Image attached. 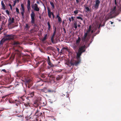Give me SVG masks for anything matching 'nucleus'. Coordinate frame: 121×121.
I'll return each mask as SVG.
<instances>
[{
    "mask_svg": "<svg viewBox=\"0 0 121 121\" xmlns=\"http://www.w3.org/2000/svg\"><path fill=\"white\" fill-rule=\"evenodd\" d=\"M85 42V45L81 46L79 48L78 52L77 54L76 57L77 59V61L73 60H71L68 65L69 67H70L71 66L74 65L77 66L80 62L81 61L80 56H81L82 53L85 51V48H87L89 47L90 45V44L87 43V42Z\"/></svg>",
    "mask_w": 121,
    "mask_h": 121,
    "instance_id": "obj_1",
    "label": "nucleus"
},
{
    "mask_svg": "<svg viewBox=\"0 0 121 121\" xmlns=\"http://www.w3.org/2000/svg\"><path fill=\"white\" fill-rule=\"evenodd\" d=\"M91 25H90L88 30L86 31V32L84 33L83 36L82 38V42H86V43L88 41L90 38L89 37L87 36L88 35V34L91 31Z\"/></svg>",
    "mask_w": 121,
    "mask_h": 121,
    "instance_id": "obj_2",
    "label": "nucleus"
},
{
    "mask_svg": "<svg viewBox=\"0 0 121 121\" xmlns=\"http://www.w3.org/2000/svg\"><path fill=\"white\" fill-rule=\"evenodd\" d=\"M14 35H6L5 36L4 39V40H5V41L6 40H13L14 38Z\"/></svg>",
    "mask_w": 121,
    "mask_h": 121,
    "instance_id": "obj_3",
    "label": "nucleus"
},
{
    "mask_svg": "<svg viewBox=\"0 0 121 121\" xmlns=\"http://www.w3.org/2000/svg\"><path fill=\"white\" fill-rule=\"evenodd\" d=\"M30 16L31 18V23L32 24H34L35 23V13L33 10L31 11V13L30 14Z\"/></svg>",
    "mask_w": 121,
    "mask_h": 121,
    "instance_id": "obj_4",
    "label": "nucleus"
},
{
    "mask_svg": "<svg viewBox=\"0 0 121 121\" xmlns=\"http://www.w3.org/2000/svg\"><path fill=\"white\" fill-rule=\"evenodd\" d=\"M100 4V1L99 0H95V4L93 5V7L94 9H98Z\"/></svg>",
    "mask_w": 121,
    "mask_h": 121,
    "instance_id": "obj_5",
    "label": "nucleus"
},
{
    "mask_svg": "<svg viewBox=\"0 0 121 121\" xmlns=\"http://www.w3.org/2000/svg\"><path fill=\"white\" fill-rule=\"evenodd\" d=\"M34 8V9L36 11H39V9L38 7V5L36 3L35 4L33 5L32 6V8Z\"/></svg>",
    "mask_w": 121,
    "mask_h": 121,
    "instance_id": "obj_6",
    "label": "nucleus"
},
{
    "mask_svg": "<svg viewBox=\"0 0 121 121\" xmlns=\"http://www.w3.org/2000/svg\"><path fill=\"white\" fill-rule=\"evenodd\" d=\"M47 9L48 11V17L49 18H52L51 15L52 13H53V12H51V10L48 7H47Z\"/></svg>",
    "mask_w": 121,
    "mask_h": 121,
    "instance_id": "obj_7",
    "label": "nucleus"
},
{
    "mask_svg": "<svg viewBox=\"0 0 121 121\" xmlns=\"http://www.w3.org/2000/svg\"><path fill=\"white\" fill-rule=\"evenodd\" d=\"M25 85L27 86L26 85L27 84H29L30 83L31 81V80L29 78H26L25 80Z\"/></svg>",
    "mask_w": 121,
    "mask_h": 121,
    "instance_id": "obj_8",
    "label": "nucleus"
},
{
    "mask_svg": "<svg viewBox=\"0 0 121 121\" xmlns=\"http://www.w3.org/2000/svg\"><path fill=\"white\" fill-rule=\"evenodd\" d=\"M14 19L13 17L12 18V19L10 17L9 19L8 26H9L11 25L12 23H13L14 22Z\"/></svg>",
    "mask_w": 121,
    "mask_h": 121,
    "instance_id": "obj_9",
    "label": "nucleus"
},
{
    "mask_svg": "<svg viewBox=\"0 0 121 121\" xmlns=\"http://www.w3.org/2000/svg\"><path fill=\"white\" fill-rule=\"evenodd\" d=\"M34 91L31 92V93L28 95V96L27 97V98H28L32 97L34 95Z\"/></svg>",
    "mask_w": 121,
    "mask_h": 121,
    "instance_id": "obj_10",
    "label": "nucleus"
},
{
    "mask_svg": "<svg viewBox=\"0 0 121 121\" xmlns=\"http://www.w3.org/2000/svg\"><path fill=\"white\" fill-rule=\"evenodd\" d=\"M47 35L46 34L45 35L44 37L41 40L42 42L43 43H45V41L47 39Z\"/></svg>",
    "mask_w": 121,
    "mask_h": 121,
    "instance_id": "obj_11",
    "label": "nucleus"
},
{
    "mask_svg": "<svg viewBox=\"0 0 121 121\" xmlns=\"http://www.w3.org/2000/svg\"><path fill=\"white\" fill-rule=\"evenodd\" d=\"M55 37L54 36H52L51 39V41L52 43H56V41H54V39Z\"/></svg>",
    "mask_w": 121,
    "mask_h": 121,
    "instance_id": "obj_12",
    "label": "nucleus"
},
{
    "mask_svg": "<svg viewBox=\"0 0 121 121\" xmlns=\"http://www.w3.org/2000/svg\"><path fill=\"white\" fill-rule=\"evenodd\" d=\"M56 17L58 19V20L59 22L60 23L62 20L60 17L59 16V14L56 16Z\"/></svg>",
    "mask_w": 121,
    "mask_h": 121,
    "instance_id": "obj_13",
    "label": "nucleus"
},
{
    "mask_svg": "<svg viewBox=\"0 0 121 121\" xmlns=\"http://www.w3.org/2000/svg\"><path fill=\"white\" fill-rule=\"evenodd\" d=\"M5 41V40H4L3 39L1 40L0 43V46L2 47L3 44V43Z\"/></svg>",
    "mask_w": 121,
    "mask_h": 121,
    "instance_id": "obj_14",
    "label": "nucleus"
},
{
    "mask_svg": "<svg viewBox=\"0 0 121 121\" xmlns=\"http://www.w3.org/2000/svg\"><path fill=\"white\" fill-rule=\"evenodd\" d=\"M81 39L79 37H78V39H77L76 41V44H79L81 41Z\"/></svg>",
    "mask_w": 121,
    "mask_h": 121,
    "instance_id": "obj_15",
    "label": "nucleus"
},
{
    "mask_svg": "<svg viewBox=\"0 0 121 121\" xmlns=\"http://www.w3.org/2000/svg\"><path fill=\"white\" fill-rule=\"evenodd\" d=\"M47 24L48 26V30L50 31V29L51 28V26L50 23L49 22H48Z\"/></svg>",
    "mask_w": 121,
    "mask_h": 121,
    "instance_id": "obj_16",
    "label": "nucleus"
},
{
    "mask_svg": "<svg viewBox=\"0 0 121 121\" xmlns=\"http://www.w3.org/2000/svg\"><path fill=\"white\" fill-rule=\"evenodd\" d=\"M42 91L45 93H47L48 92V90H47L46 88H45L43 89H42Z\"/></svg>",
    "mask_w": 121,
    "mask_h": 121,
    "instance_id": "obj_17",
    "label": "nucleus"
},
{
    "mask_svg": "<svg viewBox=\"0 0 121 121\" xmlns=\"http://www.w3.org/2000/svg\"><path fill=\"white\" fill-rule=\"evenodd\" d=\"M39 76H40L41 78H44L45 77V75L44 74H41L40 73L39 74Z\"/></svg>",
    "mask_w": 121,
    "mask_h": 121,
    "instance_id": "obj_18",
    "label": "nucleus"
},
{
    "mask_svg": "<svg viewBox=\"0 0 121 121\" xmlns=\"http://www.w3.org/2000/svg\"><path fill=\"white\" fill-rule=\"evenodd\" d=\"M1 4L2 6V8L4 9H5V5L3 1H2L1 2Z\"/></svg>",
    "mask_w": 121,
    "mask_h": 121,
    "instance_id": "obj_19",
    "label": "nucleus"
},
{
    "mask_svg": "<svg viewBox=\"0 0 121 121\" xmlns=\"http://www.w3.org/2000/svg\"><path fill=\"white\" fill-rule=\"evenodd\" d=\"M116 6H115L114 7L113 9L112 10L111 12L112 13H114L116 11Z\"/></svg>",
    "mask_w": 121,
    "mask_h": 121,
    "instance_id": "obj_20",
    "label": "nucleus"
},
{
    "mask_svg": "<svg viewBox=\"0 0 121 121\" xmlns=\"http://www.w3.org/2000/svg\"><path fill=\"white\" fill-rule=\"evenodd\" d=\"M50 4L52 7V8L54 9L55 8V6L53 3L51 1H50Z\"/></svg>",
    "mask_w": 121,
    "mask_h": 121,
    "instance_id": "obj_21",
    "label": "nucleus"
},
{
    "mask_svg": "<svg viewBox=\"0 0 121 121\" xmlns=\"http://www.w3.org/2000/svg\"><path fill=\"white\" fill-rule=\"evenodd\" d=\"M48 64L51 67L53 66V65L50 61L48 62Z\"/></svg>",
    "mask_w": 121,
    "mask_h": 121,
    "instance_id": "obj_22",
    "label": "nucleus"
},
{
    "mask_svg": "<svg viewBox=\"0 0 121 121\" xmlns=\"http://www.w3.org/2000/svg\"><path fill=\"white\" fill-rule=\"evenodd\" d=\"M85 8L86 10V12H89L91 11V10L88 7H86Z\"/></svg>",
    "mask_w": 121,
    "mask_h": 121,
    "instance_id": "obj_23",
    "label": "nucleus"
},
{
    "mask_svg": "<svg viewBox=\"0 0 121 121\" xmlns=\"http://www.w3.org/2000/svg\"><path fill=\"white\" fill-rule=\"evenodd\" d=\"M25 12V10H22V11L21 12V13L22 15V17L23 18H24V13Z\"/></svg>",
    "mask_w": 121,
    "mask_h": 121,
    "instance_id": "obj_24",
    "label": "nucleus"
},
{
    "mask_svg": "<svg viewBox=\"0 0 121 121\" xmlns=\"http://www.w3.org/2000/svg\"><path fill=\"white\" fill-rule=\"evenodd\" d=\"M21 6L22 8V10H25L24 6L23 4H21Z\"/></svg>",
    "mask_w": 121,
    "mask_h": 121,
    "instance_id": "obj_25",
    "label": "nucleus"
},
{
    "mask_svg": "<svg viewBox=\"0 0 121 121\" xmlns=\"http://www.w3.org/2000/svg\"><path fill=\"white\" fill-rule=\"evenodd\" d=\"M56 80H58L61 79V78L60 76L58 75L56 78Z\"/></svg>",
    "mask_w": 121,
    "mask_h": 121,
    "instance_id": "obj_26",
    "label": "nucleus"
},
{
    "mask_svg": "<svg viewBox=\"0 0 121 121\" xmlns=\"http://www.w3.org/2000/svg\"><path fill=\"white\" fill-rule=\"evenodd\" d=\"M27 101H26V103L28 104H30V99H29L28 98H26Z\"/></svg>",
    "mask_w": 121,
    "mask_h": 121,
    "instance_id": "obj_27",
    "label": "nucleus"
},
{
    "mask_svg": "<svg viewBox=\"0 0 121 121\" xmlns=\"http://www.w3.org/2000/svg\"><path fill=\"white\" fill-rule=\"evenodd\" d=\"M30 0H28L27 5V6H30Z\"/></svg>",
    "mask_w": 121,
    "mask_h": 121,
    "instance_id": "obj_28",
    "label": "nucleus"
},
{
    "mask_svg": "<svg viewBox=\"0 0 121 121\" xmlns=\"http://www.w3.org/2000/svg\"><path fill=\"white\" fill-rule=\"evenodd\" d=\"M29 104L27 103H25L24 104V105L25 106L27 107L28 106H30Z\"/></svg>",
    "mask_w": 121,
    "mask_h": 121,
    "instance_id": "obj_29",
    "label": "nucleus"
},
{
    "mask_svg": "<svg viewBox=\"0 0 121 121\" xmlns=\"http://www.w3.org/2000/svg\"><path fill=\"white\" fill-rule=\"evenodd\" d=\"M77 18L78 19H80L82 21H83V18L80 16H78L77 17Z\"/></svg>",
    "mask_w": 121,
    "mask_h": 121,
    "instance_id": "obj_30",
    "label": "nucleus"
},
{
    "mask_svg": "<svg viewBox=\"0 0 121 121\" xmlns=\"http://www.w3.org/2000/svg\"><path fill=\"white\" fill-rule=\"evenodd\" d=\"M54 92V91L53 90L51 89H48V92L49 93H52Z\"/></svg>",
    "mask_w": 121,
    "mask_h": 121,
    "instance_id": "obj_31",
    "label": "nucleus"
},
{
    "mask_svg": "<svg viewBox=\"0 0 121 121\" xmlns=\"http://www.w3.org/2000/svg\"><path fill=\"white\" fill-rule=\"evenodd\" d=\"M39 112V111L37 109V110H36V112L35 113V115L36 116H38V115L37 114V113L38 112Z\"/></svg>",
    "mask_w": 121,
    "mask_h": 121,
    "instance_id": "obj_32",
    "label": "nucleus"
},
{
    "mask_svg": "<svg viewBox=\"0 0 121 121\" xmlns=\"http://www.w3.org/2000/svg\"><path fill=\"white\" fill-rule=\"evenodd\" d=\"M16 101H17V102H19L18 100H12V103H15Z\"/></svg>",
    "mask_w": 121,
    "mask_h": 121,
    "instance_id": "obj_33",
    "label": "nucleus"
},
{
    "mask_svg": "<svg viewBox=\"0 0 121 121\" xmlns=\"http://www.w3.org/2000/svg\"><path fill=\"white\" fill-rule=\"evenodd\" d=\"M42 62V61H40L38 62H37L36 64V66H38L39 65L40 63Z\"/></svg>",
    "mask_w": 121,
    "mask_h": 121,
    "instance_id": "obj_34",
    "label": "nucleus"
},
{
    "mask_svg": "<svg viewBox=\"0 0 121 121\" xmlns=\"http://www.w3.org/2000/svg\"><path fill=\"white\" fill-rule=\"evenodd\" d=\"M74 28L75 29H76L77 27V23H74Z\"/></svg>",
    "mask_w": 121,
    "mask_h": 121,
    "instance_id": "obj_35",
    "label": "nucleus"
},
{
    "mask_svg": "<svg viewBox=\"0 0 121 121\" xmlns=\"http://www.w3.org/2000/svg\"><path fill=\"white\" fill-rule=\"evenodd\" d=\"M78 10H76L74 11V13L75 14H77L78 13Z\"/></svg>",
    "mask_w": 121,
    "mask_h": 121,
    "instance_id": "obj_36",
    "label": "nucleus"
},
{
    "mask_svg": "<svg viewBox=\"0 0 121 121\" xmlns=\"http://www.w3.org/2000/svg\"><path fill=\"white\" fill-rule=\"evenodd\" d=\"M16 12L17 13V14H18L19 13V11L18 9L17 8H16Z\"/></svg>",
    "mask_w": 121,
    "mask_h": 121,
    "instance_id": "obj_37",
    "label": "nucleus"
},
{
    "mask_svg": "<svg viewBox=\"0 0 121 121\" xmlns=\"http://www.w3.org/2000/svg\"><path fill=\"white\" fill-rule=\"evenodd\" d=\"M27 7L28 11H29L31 9L30 6H27Z\"/></svg>",
    "mask_w": 121,
    "mask_h": 121,
    "instance_id": "obj_38",
    "label": "nucleus"
},
{
    "mask_svg": "<svg viewBox=\"0 0 121 121\" xmlns=\"http://www.w3.org/2000/svg\"><path fill=\"white\" fill-rule=\"evenodd\" d=\"M52 47H48L47 49L48 50H52Z\"/></svg>",
    "mask_w": 121,
    "mask_h": 121,
    "instance_id": "obj_39",
    "label": "nucleus"
},
{
    "mask_svg": "<svg viewBox=\"0 0 121 121\" xmlns=\"http://www.w3.org/2000/svg\"><path fill=\"white\" fill-rule=\"evenodd\" d=\"M9 95H5L4 96H3L2 97V99H4V98H6V97H8Z\"/></svg>",
    "mask_w": 121,
    "mask_h": 121,
    "instance_id": "obj_40",
    "label": "nucleus"
},
{
    "mask_svg": "<svg viewBox=\"0 0 121 121\" xmlns=\"http://www.w3.org/2000/svg\"><path fill=\"white\" fill-rule=\"evenodd\" d=\"M25 27L26 28L28 29L29 28V27L28 24H26Z\"/></svg>",
    "mask_w": 121,
    "mask_h": 121,
    "instance_id": "obj_41",
    "label": "nucleus"
},
{
    "mask_svg": "<svg viewBox=\"0 0 121 121\" xmlns=\"http://www.w3.org/2000/svg\"><path fill=\"white\" fill-rule=\"evenodd\" d=\"M114 3L116 6H117V0H114Z\"/></svg>",
    "mask_w": 121,
    "mask_h": 121,
    "instance_id": "obj_42",
    "label": "nucleus"
},
{
    "mask_svg": "<svg viewBox=\"0 0 121 121\" xmlns=\"http://www.w3.org/2000/svg\"><path fill=\"white\" fill-rule=\"evenodd\" d=\"M96 35V34L95 33V34H94L92 35L91 37L92 38H94V37Z\"/></svg>",
    "mask_w": 121,
    "mask_h": 121,
    "instance_id": "obj_43",
    "label": "nucleus"
},
{
    "mask_svg": "<svg viewBox=\"0 0 121 121\" xmlns=\"http://www.w3.org/2000/svg\"><path fill=\"white\" fill-rule=\"evenodd\" d=\"M56 31H54L53 34L52 35V36H54L56 34Z\"/></svg>",
    "mask_w": 121,
    "mask_h": 121,
    "instance_id": "obj_44",
    "label": "nucleus"
},
{
    "mask_svg": "<svg viewBox=\"0 0 121 121\" xmlns=\"http://www.w3.org/2000/svg\"><path fill=\"white\" fill-rule=\"evenodd\" d=\"M50 61V58L49 56H48V59L47 60V61L48 62Z\"/></svg>",
    "mask_w": 121,
    "mask_h": 121,
    "instance_id": "obj_45",
    "label": "nucleus"
},
{
    "mask_svg": "<svg viewBox=\"0 0 121 121\" xmlns=\"http://www.w3.org/2000/svg\"><path fill=\"white\" fill-rule=\"evenodd\" d=\"M14 2V4H13V6H14L16 4V0H15V1H14V2Z\"/></svg>",
    "mask_w": 121,
    "mask_h": 121,
    "instance_id": "obj_46",
    "label": "nucleus"
},
{
    "mask_svg": "<svg viewBox=\"0 0 121 121\" xmlns=\"http://www.w3.org/2000/svg\"><path fill=\"white\" fill-rule=\"evenodd\" d=\"M40 82H42V83H42V84H39V85L40 86H42L43 85V81H40Z\"/></svg>",
    "mask_w": 121,
    "mask_h": 121,
    "instance_id": "obj_47",
    "label": "nucleus"
},
{
    "mask_svg": "<svg viewBox=\"0 0 121 121\" xmlns=\"http://www.w3.org/2000/svg\"><path fill=\"white\" fill-rule=\"evenodd\" d=\"M15 57V56L13 55H12L11 58V59H13Z\"/></svg>",
    "mask_w": 121,
    "mask_h": 121,
    "instance_id": "obj_48",
    "label": "nucleus"
},
{
    "mask_svg": "<svg viewBox=\"0 0 121 121\" xmlns=\"http://www.w3.org/2000/svg\"><path fill=\"white\" fill-rule=\"evenodd\" d=\"M52 16L53 18L54 19L55 18V16L54 14L53 13H52Z\"/></svg>",
    "mask_w": 121,
    "mask_h": 121,
    "instance_id": "obj_49",
    "label": "nucleus"
},
{
    "mask_svg": "<svg viewBox=\"0 0 121 121\" xmlns=\"http://www.w3.org/2000/svg\"><path fill=\"white\" fill-rule=\"evenodd\" d=\"M99 32H100V30H99L97 32H96V33H95L97 35L99 34Z\"/></svg>",
    "mask_w": 121,
    "mask_h": 121,
    "instance_id": "obj_50",
    "label": "nucleus"
},
{
    "mask_svg": "<svg viewBox=\"0 0 121 121\" xmlns=\"http://www.w3.org/2000/svg\"><path fill=\"white\" fill-rule=\"evenodd\" d=\"M9 102L10 103H12V99L10 100H9Z\"/></svg>",
    "mask_w": 121,
    "mask_h": 121,
    "instance_id": "obj_51",
    "label": "nucleus"
},
{
    "mask_svg": "<svg viewBox=\"0 0 121 121\" xmlns=\"http://www.w3.org/2000/svg\"><path fill=\"white\" fill-rule=\"evenodd\" d=\"M19 44V43L18 42H16L14 43L15 44Z\"/></svg>",
    "mask_w": 121,
    "mask_h": 121,
    "instance_id": "obj_52",
    "label": "nucleus"
},
{
    "mask_svg": "<svg viewBox=\"0 0 121 121\" xmlns=\"http://www.w3.org/2000/svg\"><path fill=\"white\" fill-rule=\"evenodd\" d=\"M54 41H56V43L57 42V38H56L55 39V40H54Z\"/></svg>",
    "mask_w": 121,
    "mask_h": 121,
    "instance_id": "obj_53",
    "label": "nucleus"
},
{
    "mask_svg": "<svg viewBox=\"0 0 121 121\" xmlns=\"http://www.w3.org/2000/svg\"><path fill=\"white\" fill-rule=\"evenodd\" d=\"M63 50H65V49L67 51L68 50V49L67 48H63Z\"/></svg>",
    "mask_w": 121,
    "mask_h": 121,
    "instance_id": "obj_54",
    "label": "nucleus"
},
{
    "mask_svg": "<svg viewBox=\"0 0 121 121\" xmlns=\"http://www.w3.org/2000/svg\"><path fill=\"white\" fill-rule=\"evenodd\" d=\"M6 12L7 13V14H9V12L8 10H6Z\"/></svg>",
    "mask_w": 121,
    "mask_h": 121,
    "instance_id": "obj_55",
    "label": "nucleus"
},
{
    "mask_svg": "<svg viewBox=\"0 0 121 121\" xmlns=\"http://www.w3.org/2000/svg\"><path fill=\"white\" fill-rule=\"evenodd\" d=\"M9 6H10L11 9H12V7L11 5L10 4H9Z\"/></svg>",
    "mask_w": 121,
    "mask_h": 121,
    "instance_id": "obj_56",
    "label": "nucleus"
},
{
    "mask_svg": "<svg viewBox=\"0 0 121 121\" xmlns=\"http://www.w3.org/2000/svg\"><path fill=\"white\" fill-rule=\"evenodd\" d=\"M2 70L3 71L5 72V73H6V70L5 69H3Z\"/></svg>",
    "mask_w": 121,
    "mask_h": 121,
    "instance_id": "obj_57",
    "label": "nucleus"
},
{
    "mask_svg": "<svg viewBox=\"0 0 121 121\" xmlns=\"http://www.w3.org/2000/svg\"><path fill=\"white\" fill-rule=\"evenodd\" d=\"M42 114V112H41L40 114H39V115H38V116H41Z\"/></svg>",
    "mask_w": 121,
    "mask_h": 121,
    "instance_id": "obj_58",
    "label": "nucleus"
},
{
    "mask_svg": "<svg viewBox=\"0 0 121 121\" xmlns=\"http://www.w3.org/2000/svg\"><path fill=\"white\" fill-rule=\"evenodd\" d=\"M71 19L72 20V21H73L74 20V18H73V16L71 17Z\"/></svg>",
    "mask_w": 121,
    "mask_h": 121,
    "instance_id": "obj_59",
    "label": "nucleus"
},
{
    "mask_svg": "<svg viewBox=\"0 0 121 121\" xmlns=\"http://www.w3.org/2000/svg\"><path fill=\"white\" fill-rule=\"evenodd\" d=\"M54 31H56V27H54Z\"/></svg>",
    "mask_w": 121,
    "mask_h": 121,
    "instance_id": "obj_60",
    "label": "nucleus"
},
{
    "mask_svg": "<svg viewBox=\"0 0 121 121\" xmlns=\"http://www.w3.org/2000/svg\"><path fill=\"white\" fill-rule=\"evenodd\" d=\"M76 1L77 3V4H78L79 2V1L78 0H76Z\"/></svg>",
    "mask_w": 121,
    "mask_h": 121,
    "instance_id": "obj_61",
    "label": "nucleus"
},
{
    "mask_svg": "<svg viewBox=\"0 0 121 121\" xmlns=\"http://www.w3.org/2000/svg\"><path fill=\"white\" fill-rule=\"evenodd\" d=\"M69 19L70 22H71V19L70 17L69 18Z\"/></svg>",
    "mask_w": 121,
    "mask_h": 121,
    "instance_id": "obj_62",
    "label": "nucleus"
},
{
    "mask_svg": "<svg viewBox=\"0 0 121 121\" xmlns=\"http://www.w3.org/2000/svg\"><path fill=\"white\" fill-rule=\"evenodd\" d=\"M15 104L17 106H18V105L19 104V103H16Z\"/></svg>",
    "mask_w": 121,
    "mask_h": 121,
    "instance_id": "obj_63",
    "label": "nucleus"
},
{
    "mask_svg": "<svg viewBox=\"0 0 121 121\" xmlns=\"http://www.w3.org/2000/svg\"><path fill=\"white\" fill-rule=\"evenodd\" d=\"M94 38H92L91 37V42H92V41H93V40H94Z\"/></svg>",
    "mask_w": 121,
    "mask_h": 121,
    "instance_id": "obj_64",
    "label": "nucleus"
}]
</instances>
